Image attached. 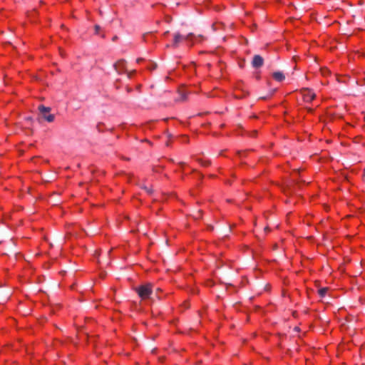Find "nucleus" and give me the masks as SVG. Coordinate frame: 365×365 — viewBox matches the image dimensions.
Returning <instances> with one entry per match:
<instances>
[{"mask_svg":"<svg viewBox=\"0 0 365 365\" xmlns=\"http://www.w3.org/2000/svg\"><path fill=\"white\" fill-rule=\"evenodd\" d=\"M141 188H142V189H143V190H145V192H146L148 194H149V195H152V194H153V188H152V187H147V186H145V185H142V186H141Z\"/></svg>","mask_w":365,"mask_h":365,"instance_id":"obj_10","label":"nucleus"},{"mask_svg":"<svg viewBox=\"0 0 365 365\" xmlns=\"http://www.w3.org/2000/svg\"><path fill=\"white\" fill-rule=\"evenodd\" d=\"M363 179L365 181V169L364 170Z\"/></svg>","mask_w":365,"mask_h":365,"instance_id":"obj_16","label":"nucleus"},{"mask_svg":"<svg viewBox=\"0 0 365 365\" xmlns=\"http://www.w3.org/2000/svg\"><path fill=\"white\" fill-rule=\"evenodd\" d=\"M125 61L124 59H120L115 64L114 67L117 72L119 73L121 72H123L125 71Z\"/></svg>","mask_w":365,"mask_h":365,"instance_id":"obj_6","label":"nucleus"},{"mask_svg":"<svg viewBox=\"0 0 365 365\" xmlns=\"http://www.w3.org/2000/svg\"><path fill=\"white\" fill-rule=\"evenodd\" d=\"M38 110L41 113L42 118H44L46 121L51 123L54 120V115L49 113V112L51 111L50 107H46L43 105H40L38 106Z\"/></svg>","mask_w":365,"mask_h":365,"instance_id":"obj_3","label":"nucleus"},{"mask_svg":"<svg viewBox=\"0 0 365 365\" xmlns=\"http://www.w3.org/2000/svg\"><path fill=\"white\" fill-rule=\"evenodd\" d=\"M202 211L201 210H199L197 211V212L193 215V217L197 220L201 217Z\"/></svg>","mask_w":365,"mask_h":365,"instance_id":"obj_11","label":"nucleus"},{"mask_svg":"<svg viewBox=\"0 0 365 365\" xmlns=\"http://www.w3.org/2000/svg\"><path fill=\"white\" fill-rule=\"evenodd\" d=\"M168 34V31H165V32L164 33V35L165 36V35H167Z\"/></svg>","mask_w":365,"mask_h":365,"instance_id":"obj_20","label":"nucleus"},{"mask_svg":"<svg viewBox=\"0 0 365 365\" xmlns=\"http://www.w3.org/2000/svg\"><path fill=\"white\" fill-rule=\"evenodd\" d=\"M202 164L204 166H207V165L209 164V163H208V162H205V163H204V162H203V163L202 162Z\"/></svg>","mask_w":365,"mask_h":365,"instance_id":"obj_15","label":"nucleus"},{"mask_svg":"<svg viewBox=\"0 0 365 365\" xmlns=\"http://www.w3.org/2000/svg\"><path fill=\"white\" fill-rule=\"evenodd\" d=\"M194 38H197V36H195L194 34H192V33H190L185 36L181 35L179 32L175 33L173 35V42L171 46L174 48H177V47H178L179 43L181 41H182V40L193 41Z\"/></svg>","mask_w":365,"mask_h":365,"instance_id":"obj_2","label":"nucleus"},{"mask_svg":"<svg viewBox=\"0 0 365 365\" xmlns=\"http://www.w3.org/2000/svg\"><path fill=\"white\" fill-rule=\"evenodd\" d=\"M260 98H262V99H265V98H266V97H261Z\"/></svg>","mask_w":365,"mask_h":365,"instance_id":"obj_22","label":"nucleus"},{"mask_svg":"<svg viewBox=\"0 0 365 365\" xmlns=\"http://www.w3.org/2000/svg\"><path fill=\"white\" fill-rule=\"evenodd\" d=\"M364 120H365V115H364Z\"/></svg>","mask_w":365,"mask_h":365,"instance_id":"obj_23","label":"nucleus"},{"mask_svg":"<svg viewBox=\"0 0 365 365\" xmlns=\"http://www.w3.org/2000/svg\"><path fill=\"white\" fill-rule=\"evenodd\" d=\"M328 291V288L327 287H323V288H321L320 289H319L318 292H319V294L323 297L325 296L326 293Z\"/></svg>","mask_w":365,"mask_h":365,"instance_id":"obj_8","label":"nucleus"},{"mask_svg":"<svg viewBox=\"0 0 365 365\" xmlns=\"http://www.w3.org/2000/svg\"><path fill=\"white\" fill-rule=\"evenodd\" d=\"M117 38H118V37H117V36H114V37L113 38V41H115V39H117Z\"/></svg>","mask_w":365,"mask_h":365,"instance_id":"obj_19","label":"nucleus"},{"mask_svg":"<svg viewBox=\"0 0 365 365\" xmlns=\"http://www.w3.org/2000/svg\"><path fill=\"white\" fill-rule=\"evenodd\" d=\"M303 96H304V100L306 102H311L312 101H313L316 95L312 91H310L309 89H305L304 91Z\"/></svg>","mask_w":365,"mask_h":365,"instance_id":"obj_5","label":"nucleus"},{"mask_svg":"<svg viewBox=\"0 0 365 365\" xmlns=\"http://www.w3.org/2000/svg\"><path fill=\"white\" fill-rule=\"evenodd\" d=\"M180 98L178 101H185L187 99V93L186 92L182 91L180 93Z\"/></svg>","mask_w":365,"mask_h":365,"instance_id":"obj_9","label":"nucleus"},{"mask_svg":"<svg viewBox=\"0 0 365 365\" xmlns=\"http://www.w3.org/2000/svg\"><path fill=\"white\" fill-rule=\"evenodd\" d=\"M26 120H28V121H31L32 120V118L31 117H27L26 118Z\"/></svg>","mask_w":365,"mask_h":365,"instance_id":"obj_14","label":"nucleus"},{"mask_svg":"<svg viewBox=\"0 0 365 365\" xmlns=\"http://www.w3.org/2000/svg\"><path fill=\"white\" fill-rule=\"evenodd\" d=\"M272 76L276 81H279V82L284 81L285 78L284 75L281 71H277V72L273 73Z\"/></svg>","mask_w":365,"mask_h":365,"instance_id":"obj_7","label":"nucleus"},{"mask_svg":"<svg viewBox=\"0 0 365 365\" xmlns=\"http://www.w3.org/2000/svg\"><path fill=\"white\" fill-rule=\"evenodd\" d=\"M294 329H295V330H297V331H298V330H299V328L296 327L294 328Z\"/></svg>","mask_w":365,"mask_h":365,"instance_id":"obj_21","label":"nucleus"},{"mask_svg":"<svg viewBox=\"0 0 365 365\" xmlns=\"http://www.w3.org/2000/svg\"><path fill=\"white\" fill-rule=\"evenodd\" d=\"M153 287L152 284L147 283L135 287V291L138 293L141 299L145 300L150 298L153 294Z\"/></svg>","mask_w":365,"mask_h":365,"instance_id":"obj_1","label":"nucleus"},{"mask_svg":"<svg viewBox=\"0 0 365 365\" xmlns=\"http://www.w3.org/2000/svg\"><path fill=\"white\" fill-rule=\"evenodd\" d=\"M142 60H143V58H138V59H137V62H138V63H139V62H140Z\"/></svg>","mask_w":365,"mask_h":365,"instance_id":"obj_17","label":"nucleus"},{"mask_svg":"<svg viewBox=\"0 0 365 365\" xmlns=\"http://www.w3.org/2000/svg\"><path fill=\"white\" fill-rule=\"evenodd\" d=\"M329 73V71L328 69H327V68H322V75L325 76V75L328 74Z\"/></svg>","mask_w":365,"mask_h":365,"instance_id":"obj_13","label":"nucleus"},{"mask_svg":"<svg viewBox=\"0 0 365 365\" xmlns=\"http://www.w3.org/2000/svg\"><path fill=\"white\" fill-rule=\"evenodd\" d=\"M264 63V59L263 58L259 55H255L253 56L252 61V66L255 68H258L262 66Z\"/></svg>","mask_w":365,"mask_h":365,"instance_id":"obj_4","label":"nucleus"},{"mask_svg":"<svg viewBox=\"0 0 365 365\" xmlns=\"http://www.w3.org/2000/svg\"><path fill=\"white\" fill-rule=\"evenodd\" d=\"M212 29L215 31V30L216 29H215V24H212Z\"/></svg>","mask_w":365,"mask_h":365,"instance_id":"obj_18","label":"nucleus"},{"mask_svg":"<svg viewBox=\"0 0 365 365\" xmlns=\"http://www.w3.org/2000/svg\"><path fill=\"white\" fill-rule=\"evenodd\" d=\"M94 29L96 34H98L99 30L101 29V26L99 25H95Z\"/></svg>","mask_w":365,"mask_h":365,"instance_id":"obj_12","label":"nucleus"}]
</instances>
